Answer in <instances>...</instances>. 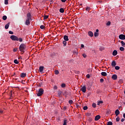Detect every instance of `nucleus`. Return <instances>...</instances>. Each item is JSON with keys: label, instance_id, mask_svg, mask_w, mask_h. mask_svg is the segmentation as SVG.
Listing matches in <instances>:
<instances>
[{"label": "nucleus", "instance_id": "6", "mask_svg": "<svg viewBox=\"0 0 125 125\" xmlns=\"http://www.w3.org/2000/svg\"><path fill=\"white\" fill-rule=\"evenodd\" d=\"M63 40L66 42H68V41H69V37L67 35H64L63 36Z\"/></svg>", "mask_w": 125, "mask_h": 125}, {"label": "nucleus", "instance_id": "18", "mask_svg": "<svg viewBox=\"0 0 125 125\" xmlns=\"http://www.w3.org/2000/svg\"><path fill=\"white\" fill-rule=\"evenodd\" d=\"M10 23L9 22V23H8L7 24H6L5 26V29H8V28H9V25H10Z\"/></svg>", "mask_w": 125, "mask_h": 125}, {"label": "nucleus", "instance_id": "37", "mask_svg": "<svg viewBox=\"0 0 125 125\" xmlns=\"http://www.w3.org/2000/svg\"><path fill=\"white\" fill-rule=\"evenodd\" d=\"M86 11H88L89 12V11L90 10V8L89 7H87L86 8Z\"/></svg>", "mask_w": 125, "mask_h": 125}, {"label": "nucleus", "instance_id": "24", "mask_svg": "<svg viewBox=\"0 0 125 125\" xmlns=\"http://www.w3.org/2000/svg\"><path fill=\"white\" fill-rule=\"evenodd\" d=\"M70 93V92H68L65 91H64L63 94H64V95H69Z\"/></svg>", "mask_w": 125, "mask_h": 125}, {"label": "nucleus", "instance_id": "49", "mask_svg": "<svg viewBox=\"0 0 125 125\" xmlns=\"http://www.w3.org/2000/svg\"><path fill=\"white\" fill-rule=\"evenodd\" d=\"M17 49H18V48H14L13 49L14 52H16V51H17Z\"/></svg>", "mask_w": 125, "mask_h": 125}, {"label": "nucleus", "instance_id": "64", "mask_svg": "<svg viewBox=\"0 0 125 125\" xmlns=\"http://www.w3.org/2000/svg\"><path fill=\"white\" fill-rule=\"evenodd\" d=\"M80 5H83V4H81Z\"/></svg>", "mask_w": 125, "mask_h": 125}, {"label": "nucleus", "instance_id": "62", "mask_svg": "<svg viewBox=\"0 0 125 125\" xmlns=\"http://www.w3.org/2000/svg\"><path fill=\"white\" fill-rule=\"evenodd\" d=\"M107 0V1H109V0Z\"/></svg>", "mask_w": 125, "mask_h": 125}, {"label": "nucleus", "instance_id": "36", "mask_svg": "<svg viewBox=\"0 0 125 125\" xmlns=\"http://www.w3.org/2000/svg\"><path fill=\"white\" fill-rule=\"evenodd\" d=\"M120 50L121 51H124V50H125V48H124L123 47H120Z\"/></svg>", "mask_w": 125, "mask_h": 125}, {"label": "nucleus", "instance_id": "27", "mask_svg": "<svg viewBox=\"0 0 125 125\" xmlns=\"http://www.w3.org/2000/svg\"><path fill=\"white\" fill-rule=\"evenodd\" d=\"M61 94H62V91H59L58 92V95L59 96H61Z\"/></svg>", "mask_w": 125, "mask_h": 125}, {"label": "nucleus", "instance_id": "3", "mask_svg": "<svg viewBox=\"0 0 125 125\" xmlns=\"http://www.w3.org/2000/svg\"><path fill=\"white\" fill-rule=\"evenodd\" d=\"M10 39H12V41H18V37L15 35H12L10 36Z\"/></svg>", "mask_w": 125, "mask_h": 125}, {"label": "nucleus", "instance_id": "47", "mask_svg": "<svg viewBox=\"0 0 125 125\" xmlns=\"http://www.w3.org/2000/svg\"><path fill=\"white\" fill-rule=\"evenodd\" d=\"M9 34H10V35H13V32L11 31H9Z\"/></svg>", "mask_w": 125, "mask_h": 125}, {"label": "nucleus", "instance_id": "34", "mask_svg": "<svg viewBox=\"0 0 125 125\" xmlns=\"http://www.w3.org/2000/svg\"><path fill=\"white\" fill-rule=\"evenodd\" d=\"M18 41L20 42H23V39L20 38H18Z\"/></svg>", "mask_w": 125, "mask_h": 125}, {"label": "nucleus", "instance_id": "16", "mask_svg": "<svg viewBox=\"0 0 125 125\" xmlns=\"http://www.w3.org/2000/svg\"><path fill=\"white\" fill-rule=\"evenodd\" d=\"M65 10H64V9L63 8H61L60 9V12L61 13H64Z\"/></svg>", "mask_w": 125, "mask_h": 125}, {"label": "nucleus", "instance_id": "46", "mask_svg": "<svg viewBox=\"0 0 125 125\" xmlns=\"http://www.w3.org/2000/svg\"><path fill=\"white\" fill-rule=\"evenodd\" d=\"M47 18H48V16L45 15V16H44V20L47 19Z\"/></svg>", "mask_w": 125, "mask_h": 125}, {"label": "nucleus", "instance_id": "26", "mask_svg": "<svg viewBox=\"0 0 125 125\" xmlns=\"http://www.w3.org/2000/svg\"><path fill=\"white\" fill-rule=\"evenodd\" d=\"M103 104V101H99V102H98L97 105H100V104Z\"/></svg>", "mask_w": 125, "mask_h": 125}, {"label": "nucleus", "instance_id": "58", "mask_svg": "<svg viewBox=\"0 0 125 125\" xmlns=\"http://www.w3.org/2000/svg\"><path fill=\"white\" fill-rule=\"evenodd\" d=\"M0 113H1V114H2V113H3V111H2V110H0Z\"/></svg>", "mask_w": 125, "mask_h": 125}, {"label": "nucleus", "instance_id": "11", "mask_svg": "<svg viewBox=\"0 0 125 125\" xmlns=\"http://www.w3.org/2000/svg\"><path fill=\"white\" fill-rule=\"evenodd\" d=\"M112 79H113V80H117L118 79V76H117V75H113L112 76Z\"/></svg>", "mask_w": 125, "mask_h": 125}, {"label": "nucleus", "instance_id": "8", "mask_svg": "<svg viewBox=\"0 0 125 125\" xmlns=\"http://www.w3.org/2000/svg\"><path fill=\"white\" fill-rule=\"evenodd\" d=\"M30 20H29V19H27L26 20V21H25V25H27V26H28V25H30Z\"/></svg>", "mask_w": 125, "mask_h": 125}, {"label": "nucleus", "instance_id": "12", "mask_svg": "<svg viewBox=\"0 0 125 125\" xmlns=\"http://www.w3.org/2000/svg\"><path fill=\"white\" fill-rule=\"evenodd\" d=\"M117 54H118V51H117V50H114L112 53V55H113V56H116Z\"/></svg>", "mask_w": 125, "mask_h": 125}, {"label": "nucleus", "instance_id": "50", "mask_svg": "<svg viewBox=\"0 0 125 125\" xmlns=\"http://www.w3.org/2000/svg\"><path fill=\"white\" fill-rule=\"evenodd\" d=\"M83 56L84 57V58H85L86 57V55L85 54H83Z\"/></svg>", "mask_w": 125, "mask_h": 125}, {"label": "nucleus", "instance_id": "40", "mask_svg": "<svg viewBox=\"0 0 125 125\" xmlns=\"http://www.w3.org/2000/svg\"><path fill=\"white\" fill-rule=\"evenodd\" d=\"M4 4H8V0H4Z\"/></svg>", "mask_w": 125, "mask_h": 125}, {"label": "nucleus", "instance_id": "31", "mask_svg": "<svg viewBox=\"0 0 125 125\" xmlns=\"http://www.w3.org/2000/svg\"><path fill=\"white\" fill-rule=\"evenodd\" d=\"M107 125H113V123L111 121L108 122Z\"/></svg>", "mask_w": 125, "mask_h": 125}, {"label": "nucleus", "instance_id": "9", "mask_svg": "<svg viewBox=\"0 0 125 125\" xmlns=\"http://www.w3.org/2000/svg\"><path fill=\"white\" fill-rule=\"evenodd\" d=\"M116 65H117L116 62L115 61H112L111 62L112 67H116Z\"/></svg>", "mask_w": 125, "mask_h": 125}, {"label": "nucleus", "instance_id": "56", "mask_svg": "<svg viewBox=\"0 0 125 125\" xmlns=\"http://www.w3.org/2000/svg\"><path fill=\"white\" fill-rule=\"evenodd\" d=\"M98 32H99V30L96 29V33H98Z\"/></svg>", "mask_w": 125, "mask_h": 125}, {"label": "nucleus", "instance_id": "53", "mask_svg": "<svg viewBox=\"0 0 125 125\" xmlns=\"http://www.w3.org/2000/svg\"><path fill=\"white\" fill-rule=\"evenodd\" d=\"M54 89H57V86H54Z\"/></svg>", "mask_w": 125, "mask_h": 125}, {"label": "nucleus", "instance_id": "29", "mask_svg": "<svg viewBox=\"0 0 125 125\" xmlns=\"http://www.w3.org/2000/svg\"><path fill=\"white\" fill-rule=\"evenodd\" d=\"M55 75H58L59 74V71L57 70H55Z\"/></svg>", "mask_w": 125, "mask_h": 125}, {"label": "nucleus", "instance_id": "13", "mask_svg": "<svg viewBox=\"0 0 125 125\" xmlns=\"http://www.w3.org/2000/svg\"><path fill=\"white\" fill-rule=\"evenodd\" d=\"M115 113L116 116H119V115L120 114V111L119 110V109H116Z\"/></svg>", "mask_w": 125, "mask_h": 125}, {"label": "nucleus", "instance_id": "21", "mask_svg": "<svg viewBox=\"0 0 125 125\" xmlns=\"http://www.w3.org/2000/svg\"><path fill=\"white\" fill-rule=\"evenodd\" d=\"M86 117H88V118H89V117H90V116H91V113L87 112L85 114Z\"/></svg>", "mask_w": 125, "mask_h": 125}, {"label": "nucleus", "instance_id": "48", "mask_svg": "<svg viewBox=\"0 0 125 125\" xmlns=\"http://www.w3.org/2000/svg\"><path fill=\"white\" fill-rule=\"evenodd\" d=\"M116 122H120V118H119V117H117V118H116Z\"/></svg>", "mask_w": 125, "mask_h": 125}, {"label": "nucleus", "instance_id": "17", "mask_svg": "<svg viewBox=\"0 0 125 125\" xmlns=\"http://www.w3.org/2000/svg\"><path fill=\"white\" fill-rule=\"evenodd\" d=\"M88 34L89 37H92L93 36V33H92V32H91V31H89L88 32Z\"/></svg>", "mask_w": 125, "mask_h": 125}, {"label": "nucleus", "instance_id": "23", "mask_svg": "<svg viewBox=\"0 0 125 125\" xmlns=\"http://www.w3.org/2000/svg\"><path fill=\"white\" fill-rule=\"evenodd\" d=\"M62 43L63 44V46H66V45H67V42L65 40L62 42Z\"/></svg>", "mask_w": 125, "mask_h": 125}, {"label": "nucleus", "instance_id": "57", "mask_svg": "<svg viewBox=\"0 0 125 125\" xmlns=\"http://www.w3.org/2000/svg\"><path fill=\"white\" fill-rule=\"evenodd\" d=\"M63 109H64V110H66V109H67V107L64 106V107H63Z\"/></svg>", "mask_w": 125, "mask_h": 125}, {"label": "nucleus", "instance_id": "42", "mask_svg": "<svg viewBox=\"0 0 125 125\" xmlns=\"http://www.w3.org/2000/svg\"><path fill=\"white\" fill-rule=\"evenodd\" d=\"M83 110H87L88 107L87 106H85L83 107Z\"/></svg>", "mask_w": 125, "mask_h": 125}, {"label": "nucleus", "instance_id": "39", "mask_svg": "<svg viewBox=\"0 0 125 125\" xmlns=\"http://www.w3.org/2000/svg\"><path fill=\"white\" fill-rule=\"evenodd\" d=\"M73 100H69V101H68V103H69V104H73Z\"/></svg>", "mask_w": 125, "mask_h": 125}, {"label": "nucleus", "instance_id": "59", "mask_svg": "<svg viewBox=\"0 0 125 125\" xmlns=\"http://www.w3.org/2000/svg\"><path fill=\"white\" fill-rule=\"evenodd\" d=\"M123 117L125 119V113L123 114Z\"/></svg>", "mask_w": 125, "mask_h": 125}, {"label": "nucleus", "instance_id": "20", "mask_svg": "<svg viewBox=\"0 0 125 125\" xmlns=\"http://www.w3.org/2000/svg\"><path fill=\"white\" fill-rule=\"evenodd\" d=\"M40 72H42L43 71V66H40L39 68Z\"/></svg>", "mask_w": 125, "mask_h": 125}, {"label": "nucleus", "instance_id": "61", "mask_svg": "<svg viewBox=\"0 0 125 125\" xmlns=\"http://www.w3.org/2000/svg\"><path fill=\"white\" fill-rule=\"evenodd\" d=\"M98 2H102V1L99 0L98 1Z\"/></svg>", "mask_w": 125, "mask_h": 125}, {"label": "nucleus", "instance_id": "14", "mask_svg": "<svg viewBox=\"0 0 125 125\" xmlns=\"http://www.w3.org/2000/svg\"><path fill=\"white\" fill-rule=\"evenodd\" d=\"M21 78H25V77H26V73H21Z\"/></svg>", "mask_w": 125, "mask_h": 125}, {"label": "nucleus", "instance_id": "33", "mask_svg": "<svg viewBox=\"0 0 125 125\" xmlns=\"http://www.w3.org/2000/svg\"><path fill=\"white\" fill-rule=\"evenodd\" d=\"M106 26H110V25H111V21H108L106 24Z\"/></svg>", "mask_w": 125, "mask_h": 125}, {"label": "nucleus", "instance_id": "41", "mask_svg": "<svg viewBox=\"0 0 125 125\" xmlns=\"http://www.w3.org/2000/svg\"><path fill=\"white\" fill-rule=\"evenodd\" d=\"M94 37H98V33L95 32L94 33Z\"/></svg>", "mask_w": 125, "mask_h": 125}, {"label": "nucleus", "instance_id": "30", "mask_svg": "<svg viewBox=\"0 0 125 125\" xmlns=\"http://www.w3.org/2000/svg\"><path fill=\"white\" fill-rule=\"evenodd\" d=\"M2 19L3 20H6V19H7V17H6V16H3L2 17Z\"/></svg>", "mask_w": 125, "mask_h": 125}, {"label": "nucleus", "instance_id": "7", "mask_svg": "<svg viewBox=\"0 0 125 125\" xmlns=\"http://www.w3.org/2000/svg\"><path fill=\"white\" fill-rule=\"evenodd\" d=\"M31 13H27V19H29V20H31L32 19L31 18Z\"/></svg>", "mask_w": 125, "mask_h": 125}, {"label": "nucleus", "instance_id": "54", "mask_svg": "<svg viewBox=\"0 0 125 125\" xmlns=\"http://www.w3.org/2000/svg\"><path fill=\"white\" fill-rule=\"evenodd\" d=\"M121 122H125V119L124 118H122V119H121Z\"/></svg>", "mask_w": 125, "mask_h": 125}, {"label": "nucleus", "instance_id": "15", "mask_svg": "<svg viewBox=\"0 0 125 125\" xmlns=\"http://www.w3.org/2000/svg\"><path fill=\"white\" fill-rule=\"evenodd\" d=\"M101 75L102 76H103V77H106V76H107V73L105 72H102L101 73Z\"/></svg>", "mask_w": 125, "mask_h": 125}, {"label": "nucleus", "instance_id": "2", "mask_svg": "<svg viewBox=\"0 0 125 125\" xmlns=\"http://www.w3.org/2000/svg\"><path fill=\"white\" fill-rule=\"evenodd\" d=\"M44 90L43 89L41 88L39 89L38 93H37V96H42V94H43Z\"/></svg>", "mask_w": 125, "mask_h": 125}, {"label": "nucleus", "instance_id": "44", "mask_svg": "<svg viewBox=\"0 0 125 125\" xmlns=\"http://www.w3.org/2000/svg\"><path fill=\"white\" fill-rule=\"evenodd\" d=\"M100 83H104V79H103V78L100 79Z\"/></svg>", "mask_w": 125, "mask_h": 125}, {"label": "nucleus", "instance_id": "60", "mask_svg": "<svg viewBox=\"0 0 125 125\" xmlns=\"http://www.w3.org/2000/svg\"><path fill=\"white\" fill-rule=\"evenodd\" d=\"M42 83H40V85H39V86H42Z\"/></svg>", "mask_w": 125, "mask_h": 125}, {"label": "nucleus", "instance_id": "25", "mask_svg": "<svg viewBox=\"0 0 125 125\" xmlns=\"http://www.w3.org/2000/svg\"><path fill=\"white\" fill-rule=\"evenodd\" d=\"M14 63H15V64H19V62H18V60L16 59L14 61Z\"/></svg>", "mask_w": 125, "mask_h": 125}, {"label": "nucleus", "instance_id": "38", "mask_svg": "<svg viewBox=\"0 0 125 125\" xmlns=\"http://www.w3.org/2000/svg\"><path fill=\"white\" fill-rule=\"evenodd\" d=\"M99 49H100V51H102V50H104V47H100L99 48Z\"/></svg>", "mask_w": 125, "mask_h": 125}, {"label": "nucleus", "instance_id": "55", "mask_svg": "<svg viewBox=\"0 0 125 125\" xmlns=\"http://www.w3.org/2000/svg\"><path fill=\"white\" fill-rule=\"evenodd\" d=\"M66 0H61V1H62V2H66Z\"/></svg>", "mask_w": 125, "mask_h": 125}, {"label": "nucleus", "instance_id": "28", "mask_svg": "<svg viewBox=\"0 0 125 125\" xmlns=\"http://www.w3.org/2000/svg\"><path fill=\"white\" fill-rule=\"evenodd\" d=\"M44 28H45V26H44V25H42L40 26V29H41L42 30H43Z\"/></svg>", "mask_w": 125, "mask_h": 125}, {"label": "nucleus", "instance_id": "10", "mask_svg": "<svg viewBox=\"0 0 125 125\" xmlns=\"http://www.w3.org/2000/svg\"><path fill=\"white\" fill-rule=\"evenodd\" d=\"M100 118H101V116L100 115H97L95 117V121H98L100 120Z\"/></svg>", "mask_w": 125, "mask_h": 125}, {"label": "nucleus", "instance_id": "4", "mask_svg": "<svg viewBox=\"0 0 125 125\" xmlns=\"http://www.w3.org/2000/svg\"><path fill=\"white\" fill-rule=\"evenodd\" d=\"M119 38L120 40H125V35L124 34H121L119 35Z\"/></svg>", "mask_w": 125, "mask_h": 125}, {"label": "nucleus", "instance_id": "43", "mask_svg": "<svg viewBox=\"0 0 125 125\" xmlns=\"http://www.w3.org/2000/svg\"><path fill=\"white\" fill-rule=\"evenodd\" d=\"M106 114H107V115H109V114H111V111H110V110L106 111Z\"/></svg>", "mask_w": 125, "mask_h": 125}, {"label": "nucleus", "instance_id": "35", "mask_svg": "<svg viewBox=\"0 0 125 125\" xmlns=\"http://www.w3.org/2000/svg\"><path fill=\"white\" fill-rule=\"evenodd\" d=\"M115 70H120V66H115Z\"/></svg>", "mask_w": 125, "mask_h": 125}, {"label": "nucleus", "instance_id": "32", "mask_svg": "<svg viewBox=\"0 0 125 125\" xmlns=\"http://www.w3.org/2000/svg\"><path fill=\"white\" fill-rule=\"evenodd\" d=\"M92 106V107H93V108H96V104H95V103H93Z\"/></svg>", "mask_w": 125, "mask_h": 125}, {"label": "nucleus", "instance_id": "51", "mask_svg": "<svg viewBox=\"0 0 125 125\" xmlns=\"http://www.w3.org/2000/svg\"><path fill=\"white\" fill-rule=\"evenodd\" d=\"M86 77H87V79H89V78H90V75L89 74H87L86 75Z\"/></svg>", "mask_w": 125, "mask_h": 125}, {"label": "nucleus", "instance_id": "5", "mask_svg": "<svg viewBox=\"0 0 125 125\" xmlns=\"http://www.w3.org/2000/svg\"><path fill=\"white\" fill-rule=\"evenodd\" d=\"M81 91L83 92L84 93H85L86 92V87L85 86H83L81 88Z\"/></svg>", "mask_w": 125, "mask_h": 125}, {"label": "nucleus", "instance_id": "1", "mask_svg": "<svg viewBox=\"0 0 125 125\" xmlns=\"http://www.w3.org/2000/svg\"><path fill=\"white\" fill-rule=\"evenodd\" d=\"M25 49H26V45L24 43H21L19 47V50L24 53L25 52Z\"/></svg>", "mask_w": 125, "mask_h": 125}, {"label": "nucleus", "instance_id": "63", "mask_svg": "<svg viewBox=\"0 0 125 125\" xmlns=\"http://www.w3.org/2000/svg\"><path fill=\"white\" fill-rule=\"evenodd\" d=\"M88 89V90H89V88H88V89Z\"/></svg>", "mask_w": 125, "mask_h": 125}, {"label": "nucleus", "instance_id": "19", "mask_svg": "<svg viewBox=\"0 0 125 125\" xmlns=\"http://www.w3.org/2000/svg\"><path fill=\"white\" fill-rule=\"evenodd\" d=\"M87 120L89 123H91L92 122V118L91 117H88Z\"/></svg>", "mask_w": 125, "mask_h": 125}, {"label": "nucleus", "instance_id": "52", "mask_svg": "<svg viewBox=\"0 0 125 125\" xmlns=\"http://www.w3.org/2000/svg\"><path fill=\"white\" fill-rule=\"evenodd\" d=\"M81 47H82V48H83V47H84V45L82 44H81Z\"/></svg>", "mask_w": 125, "mask_h": 125}, {"label": "nucleus", "instance_id": "45", "mask_svg": "<svg viewBox=\"0 0 125 125\" xmlns=\"http://www.w3.org/2000/svg\"><path fill=\"white\" fill-rule=\"evenodd\" d=\"M61 86L62 87H65V86H66V84H65V83H62V84Z\"/></svg>", "mask_w": 125, "mask_h": 125}, {"label": "nucleus", "instance_id": "22", "mask_svg": "<svg viewBox=\"0 0 125 125\" xmlns=\"http://www.w3.org/2000/svg\"><path fill=\"white\" fill-rule=\"evenodd\" d=\"M121 43L122 46H123V47H125V42H124V41H121Z\"/></svg>", "mask_w": 125, "mask_h": 125}]
</instances>
